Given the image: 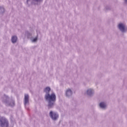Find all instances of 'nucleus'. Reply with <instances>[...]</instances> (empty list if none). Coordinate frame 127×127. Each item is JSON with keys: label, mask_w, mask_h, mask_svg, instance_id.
<instances>
[{"label": "nucleus", "mask_w": 127, "mask_h": 127, "mask_svg": "<svg viewBox=\"0 0 127 127\" xmlns=\"http://www.w3.org/2000/svg\"><path fill=\"white\" fill-rule=\"evenodd\" d=\"M50 116L51 118L52 119V120H54V121H55L56 120H57L58 118V115L57 114L55 113H53V112L51 111L50 113Z\"/></svg>", "instance_id": "3"}, {"label": "nucleus", "mask_w": 127, "mask_h": 127, "mask_svg": "<svg viewBox=\"0 0 127 127\" xmlns=\"http://www.w3.org/2000/svg\"><path fill=\"white\" fill-rule=\"evenodd\" d=\"M1 9H3V8H0V10H1Z\"/></svg>", "instance_id": "13"}, {"label": "nucleus", "mask_w": 127, "mask_h": 127, "mask_svg": "<svg viewBox=\"0 0 127 127\" xmlns=\"http://www.w3.org/2000/svg\"><path fill=\"white\" fill-rule=\"evenodd\" d=\"M71 95H72V91H71L70 89H67L66 92V96L67 97H69V96H71Z\"/></svg>", "instance_id": "6"}, {"label": "nucleus", "mask_w": 127, "mask_h": 127, "mask_svg": "<svg viewBox=\"0 0 127 127\" xmlns=\"http://www.w3.org/2000/svg\"><path fill=\"white\" fill-rule=\"evenodd\" d=\"M37 40V38H34L33 40V42H35Z\"/></svg>", "instance_id": "11"}, {"label": "nucleus", "mask_w": 127, "mask_h": 127, "mask_svg": "<svg viewBox=\"0 0 127 127\" xmlns=\"http://www.w3.org/2000/svg\"><path fill=\"white\" fill-rule=\"evenodd\" d=\"M0 126L2 127H4V126L6 127H8V121L3 117L0 118Z\"/></svg>", "instance_id": "2"}, {"label": "nucleus", "mask_w": 127, "mask_h": 127, "mask_svg": "<svg viewBox=\"0 0 127 127\" xmlns=\"http://www.w3.org/2000/svg\"><path fill=\"white\" fill-rule=\"evenodd\" d=\"M99 106L100 108H102V109H105V108L107 107V105H106V104H105L104 102L100 103Z\"/></svg>", "instance_id": "7"}, {"label": "nucleus", "mask_w": 127, "mask_h": 127, "mask_svg": "<svg viewBox=\"0 0 127 127\" xmlns=\"http://www.w3.org/2000/svg\"><path fill=\"white\" fill-rule=\"evenodd\" d=\"M87 93V95H92V94H93V90L91 89H88Z\"/></svg>", "instance_id": "10"}, {"label": "nucleus", "mask_w": 127, "mask_h": 127, "mask_svg": "<svg viewBox=\"0 0 127 127\" xmlns=\"http://www.w3.org/2000/svg\"><path fill=\"white\" fill-rule=\"evenodd\" d=\"M50 90L51 89L50 87H47L44 89V91L45 92V93H46L47 94H49V92H50Z\"/></svg>", "instance_id": "9"}, {"label": "nucleus", "mask_w": 127, "mask_h": 127, "mask_svg": "<svg viewBox=\"0 0 127 127\" xmlns=\"http://www.w3.org/2000/svg\"><path fill=\"white\" fill-rule=\"evenodd\" d=\"M36 1H41V0H36Z\"/></svg>", "instance_id": "12"}, {"label": "nucleus", "mask_w": 127, "mask_h": 127, "mask_svg": "<svg viewBox=\"0 0 127 127\" xmlns=\"http://www.w3.org/2000/svg\"><path fill=\"white\" fill-rule=\"evenodd\" d=\"M119 28L121 31H122V32H124L126 26H125V24L123 23H120L119 24Z\"/></svg>", "instance_id": "4"}, {"label": "nucleus", "mask_w": 127, "mask_h": 127, "mask_svg": "<svg viewBox=\"0 0 127 127\" xmlns=\"http://www.w3.org/2000/svg\"><path fill=\"white\" fill-rule=\"evenodd\" d=\"M45 98L47 101H49V109H51V108L54 106L55 102H56V95H55V93L53 92L51 94H50L49 93L46 94Z\"/></svg>", "instance_id": "1"}, {"label": "nucleus", "mask_w": 127, "mask_h": 127, "mask_svg": "<svg viewBox=\"0 0 127 127\" xmlns=\"http://www.w3.org/2000/svg\"><path fill=\"white\" fill-rule=\"evenodd\" d=\"M28 99H29V96H28V94L25 95V97H24L25 105H26V104H28L29 102Z\"/></svg>", "instance_id": "5"}, {"label": "nucleus", "mask_w": 127, "mask_h": 127, "mask_svg": "<svg viewBox=\"0 0 127 127\" xmlns=\"http://www.w3.org/2000/svg\"><path fill=\"white\" fill-rule=\"evenodd\" d=\"M17 40V37L16 36L12 37L11 41L12 43H15Z\"/></svg>", "instance_id": "8"}]
</instances>
